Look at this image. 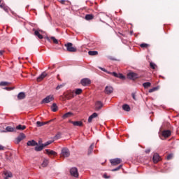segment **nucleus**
I'll use <instances>...</instances> for the list:
<instances>
[{"label":"nucleus","mask_w":179,"mask_h":179,"mask_svg":"<svg viewBox=\"0 0 179 179\" xmlns=\"http://www.w3.org/2000/svg\"><path fill=\"white\" fill-rule=\"evenodd\" d=\"M73 115V113H72V112H68L66 113H65L64 115H63L62 118L63 120H66V118H69V117Z\"/></svg>","instance_id":"obj_24"},{"label":"nucleus","mask_w":179,"mask_h":179,"mask_svg":"<svg viewBox=\"0 0 179 179\" xmlns=\"http://www.w3.org/2000/svg\"><path fill=\"white\" fill-rule=\"evenodd\" d=\"M61 138V134L58 133L57 134L55 135V139H59Z\"/></svg>","instance_id":"obj_47"},{"label":"nucleus","mask_w":179,"mask_h":179,"mask_svg":"<svg viewBox=\"0 0 179 179\" xmlns=\"http://www.w3.org/2000/svg\"><path fill=\"white\" fill-rule=\"evenodd\" d=\"M80 83L83 86H87L92 83V81L89 78H83Z\"/></svg>","instance_id":"obj_6"},{"label":"nucleus","mask_w":179,"mask_h":179,"mask_svg":"<svg viewBox=\"0 0 179 179\" xmlns=\"http://www.w3.org/2000/svg\"><path fill=\"white\" fill-rule=\"evenodd\" d=\"M43 149H44V145L43 144H41L40 145H37L35 147L34 150L36 152H41V150H43Z\"/></svg>","instance_id":"obj_19"},{"label":"nucleus","mask_w":179,"mask_h":179,"mask_svg":"<svg viewBox=\"0 0 179 179\" xmlns=\"http://www.w3.org/2000/svg\"><path fill=\"white\" fill-rule=\"evenodd\" d=\"M50 108L53 111V113H57V111H58V106H57V103H52Z\"/></svg>","instance_id":"obj_22"},{"label":"nucleus","mask_w":179,"mask_h":179,"mask_svg":"<svg viewBox=\"0 0 179 179\" xmlns=\"http://www.w3.org/2000/svg\"><path fill=\"white\" fill-rule=\"evenodd\" d=\"M0 150H3V146H2L1 145H0Z\"/></svg>","instance_id":"obj_54"},{"label":"nucleus","mask_w":179,"mask_h":179,"mask_svg":"<svg viewBox=\"0 0 179 179\" xmlns=\"http://www.w3.org/2000/svg\"><path fill=\"white\" fill-rule=\"evenodd\" d=\"M97 113H92L89 117H88V122L90 123L92 121H93V118H97L98 117Z\"/></svg>","instance_id":"obj_15"},{"label":"nucleus","mask_w":179,"mask_h":179,"mask_svg":"<svg viewBox=\"0 0 179 179\" xmlns=\"http://www.w3.org/2000/svg\"><path fill=\"white\" fill-rule=\"evenodd\" d=\"M8 85H10V83L6 81L0 82V86H8Z\"/></svg>","instance_id":"obj_33"},{"label":"nucleus","mask_w":179,"mask_h":179,"mask_svg":"<svg viewBox=\"0 0 179 179\" xmlns=\"http://www.w3.org/2000/svg\"><path fill=\"white\" fill-rule=\"evenodd\" d=\"M122 160L120 158H115V159H112L110 160V162L113 165V166H117V164H120L121 163Z\"/></svg>","instance_id":"obj_8"},{"label":"nucleus","mask_w":179,"mask_h":179,"mask_svg":"<svg viewBox=\"0 0 179 179\" xmlns=\"http://www.w3.org/2000/svg\"><path fill=\"white\" fill-rule=\"evenodd\" d=\"M75 97V92L73 91L68 92L66 94V98L68 100H71V99H73Z\"/></svg>","instance_id":"obj_9"},{"label":"nucleus","mask_w":179,"mask_h":179,"mask_svg":"<svg viewBox=\"0 0 179 179\" xmlns=\"http://www.w3.org/2000/svg\"><path fill=\"white\" fill-rule=\"evenodd\" d=\"M83 90L82 89L80 88H78L77 90H76V92H75V94H80L82 93Z\"/></svg>","instance_id":"obj_39"},{"label":"nucleus","mask_w":179,"mask_h":179,"mask_svg":"<svg viewBox=\"0 0 179 179\" xmlns=\"http://www.w3.org/2000/svg\"><path fill=\"white\" fill-rule=\"evenodd\" d=\"M134 32L133 31H131V34H132Z\"/></svg>","instance_id":"obj_60"},{"label":"nucleus","mask_w":179,"mask_h":179,"mask_svg":"<svg viewBox=\"0 0 179 179\" xmlns=\"http://www.w3.org/2000/svg\"><path fill=\"white\" fill-rule=\"evenodd\" d=\"M62 87H64L63 85H57L56 87V90H59V89H62Z\"/></svg>","instance_id":"obj_48"},{"label":"nucleus","mask_w":179,"mask_h":179,"mask_svg":"<svg viewBox=\"0 0 179 179\" xmlns=\"http://www.w3.org/2000/svg\"><path fill=\"white\" fill-rule=\"evenodd\" d=\"M2 54H3V50H0V55H2Z\"/></svg>","instance_id":"obj_57"},{"label":"nucleus","mask_w":179,"mask_h":179,"mask_svg":"<svg viewBox=\"0 0 179 179\" xmlns=\"http://www.w3.org/2000/svg\"><path fill=\"white\" fill-rule=\"evenodd\" d=\"M46 39L48 40V41H50V38L48 37H47Z\"/></svg>","instance_id":"obj_58"},{"label":"nucleus","mask_w":179,"mask_h":179,"mask_svg":"<svg viewBox=\"0 0 179 179\" xmlns=\"http://www.w3.org/2000/svg\"><path fill=\"white\" fill-rule=\"evenodd\" d=\"M159 89L157 87H154L152 89L149 90V93H153V92H156Z\"/></svg>","instance_id":"obj_36"},{"label":"nucleus","mask_w":179,"mask_h":179,"mask_svg":"<svg viewBox=\"0 0 179 179\" xmlns=\"http://www.w3.org/2000/svg\"><path fill=\"white\" fill-rule=\"evenodd\" d=\"M117 78L119 79H122V80H124V79H125V76L121 73L117 74Z\"/></svg>","instance_id":"obj_38"},{"label":"nucleus","mask_w":179,"mask_h":179,"mask_svg":"<svg viewBox=\"0 0 179 179\" xmlns=\"http://www.w3.org/2000/svg\"><path fill=\"white\" fill-rule=\"evenodd\" d=\"M121 167H122V165H120L117 168L112 169V171H118V170H120V169H121Z\"/></svg>","instance_id":"obj_42"},{"label":"nucleus","mask_w":179,"mask_h":179,"mask_svg":"<svg viewBox=\"0 0 179 179\" xmlns=\"http://www.w3.org/2000/svg\"><path fill=\"white\" fill-rule=\"evenodd\" d=\"M4 7H5V6L0 4V8H1V9H3Z\"/></svg>","instance_id":"obj_55"},{"label":"nucleus","mask_w":179,"mask_h":179,"mask_svg":"<svg viewBox=\"0 0 179 179\" xmlns=\"http://www.w3.org/2000/svg\"><path fill=\"white\" fill-rule=\"evenodd\" d=\"M64 46L66 48V51L69 52H76V48L73 47V44H72V43H67Z\"/></svg>","instance_id":"obj_1"},{"label":"nucleus","mask_w":179,"mask_h":179,"mask_svg":"<svg viewBox=\"0 0 179 179\" xmlns=\"http://www.w3.org/2000/svg\"><path fill=\"white\" fill-rule=\"evenodd\" d=\"M11 13H12V15H13L14 16H16V13H15V12H13V11L11 10Z\"/></svg>","instance_id":"obj_56"},{"label":"nucleus","mask_w":179,"mask_h":179,"mask_svg":"<svg viewBox=\"0 0 179 179\" xmlns=\"http://www.w3.org/2000/svg\"><path fill=\"white\" fill-rule=\"evenodd\" d=\"M45 76H47V73L43 72V73L36 78L37 82H41V80H43V79H44V78H45Z\"/></svg>","instance_id":"obj_14"},{"label":"nucleus","mask_w":179,"mask_h":179,"mask_svg":"<svg viewBox=\"0 0 179 179\" xmlns=\"http://www.w3.org/2000/svg\"><path fill=\"white\" fill-rule=\"evenodd\" d=\"M26 97L24 92H20L17 95L18 100H23Z\"/></svg>","instance_id":"obj_23"},{"label":"nucleus","mask_w":179,"mask_h":179,"mask_svg":"<svg viewBox=\"0 0 179 179\" xmlns=\"http://www.w3.org/2000/svg\"><path fill=\"white\" fill-rule=\"evenodd\" d=\"M171 135V131L170 130H164L162 132V136H164V138H169Z\"/></svg>","instance_id":"obj_18"},{"label":"nucleus","mask_w":179,"mask_h":179,"mask_svg":"<svg viewBox=\"0 0 179 179\" xmlns=\"http://www.w3.org/2000/svg\"><path fill=\"white\" fill-rule=\"evenodd\" d=\"M16 129H19L20 131H23V130L26 129V126L22 125V124H19L18 126L16 127Z\"/></svg>","instance_id":"obj_28"},{"label":"nucleus","mask_w":179,"mask_h":179,"mask_svg":"<svg viewBox=\"0 0 179 179\" xmlns=\"http://www.w3.org/2000/svg\"><path fill=\"white\" fill-rule=\"evenodd\" d=\"M103 178L108 179L110 176H107V174H103Z\"/></svg>","instance_id":"obj_51"},{"label":"nucleus","mask_w":179,"mask_h":179,"mask_svg":"<svg viewBox=\"0 0 179 179\" xmlns=\"http://www.w3.org/2000/svg\"><path fill=\"white\" fill-rule=\"evenodd\" d=\"M114 92V88H113L111 86H106L105 87V93L106 94H111Z\"/></svg>","instance_id":"obj_10"},{"label":"nucleus","mask_w":179,"mask_h":179,"mask_svg":"<svg viewBox=\"0 0 179 179\" xmlns=\"http://www.w3.org/2000/svg\"><path fill=\"white\" fill-rule=\"evenodd\" d=\"M88 54H89V55L94 56V55H97V54H99V52L90 50L88 52Z\"/></svg>","instance_id":"obj_32"},{"label":"nucleus","mask_w":179,"mask_h":179,"mask_svg":"<svg viewBox=\"0 0 179 179\" xmlns=\"http://www.w3.org/2000/svg\"><path fill=\"white\" fill-rule=\"evenodd\" d=\"M3 9L6 12V13H9V8L8 6H4Z\"/></svg>","instance_id":"obj_44"},{"label":"nucleus","mask_w":179,"mask_h":179,"mask_svg":"<svg viewBox=\"0 0 179 179\" xmlns=\"http://www.w3.org/2000/svg\"><path fill=\"white\" fill-rule=\"evenodd\" d=\"M45 153L47 155H52V156H55V155H57V152L54 150H50L49 149H46L45 150Z\"/></svg>","instance_id":"obj_25"},{"label":"nucleus","mask_w":179,"mask_h":179,"mask_svg":"<svg viewBox=\"0 0 179 179\" xmlns=\"http://www.w3.org/2000/svg\"><path fill=\"white\" fill-rule=\"evenodd\" d=\"M94 16L92 14H87L85 15V20H92L93 19Z\"/></svg>","instance_id":"obj_29"},{"label":"nucleus","mask_w":179,"mask_h":179,"mask_svg":"<svg viewBox=\"0 0 179 179\" xmlns=\"http://www.w3.org/2000/svg\"><path fill=\"white\" fill-rule=\"evenodd\" d=\"M3 132H15V128L8 126L6 127V130L3 131Z\"/></svg>","instance_id":"obj_21"},{"label":"nucleus","mask_w":179,"mask_h":179,"mask_svg":"<svg viewBox=\"0 0 179 179\" xmlns=\"http://www.w3.org/2000/svg\"><path fill=\"white\" fill-rule=\"evenodd\" d=\"M99 68V69H101V71H103V72H106V73H111V72H110V71H107L106 69H104V68H103V67H98Z\"/></svg>","instance_id":"obj_37"},{"label":"nucleus","mask_w":179,"mask_h":179,"mask_svg":"<svg viewBox=\"0 0 179 179\" xmlns=\"http://www.w3.org/2000/svg\"><path fill=\"white\" fill-rule=\"evenodd\" d=\"M34 34L35 36H36L38 38H40V40L43 39V35L40 34V32H38V31L36 30L34 31Z\"/></svg>","instance_id":"obj_30"},{"label":"nucleus","mask_w":179,"mask_h":179,"mask_svg":"<svg viewBox=\"0 0 179 179\" xmlns=\"http://www.w3.org/2000/svg\"><path fill=\"white\" fill-rule=\"evenodd\" d=\"M167 160H171V159H173V154H169L167 157H166Z\"/></svg>","instance_id":"obj_46"},{"label":"nucleus","mask_w":179,"mask_h":179,"mask_svg":"<svg viewBox=\"0 0 179 179\" xmlns=\"http://www.w3.org/2000/svg\"><path fill=\"white\" fill-rule=\"evenodd\" d=\"M150 68H152V69H155L156 68V64L153 62H150Z\"/></svg>","instance_id":"obj_41"},{"label":"nucleus","mask_w":179,"mask_h":179,"mask_svg":"<svg viewBox=\"0 0 179 179\" xmlns=\"http://www.w3.org/2000/svg\"><path fill=\"white\" fill-rule=\"evenodd\" d=\"M48 166V159H44L42 163V167H47Z\"/></svg>","instance_id":"obj_34"},{"label":"nucleus","mask_w":179,"mask_h":179,"mask_svg":"<svg viewBox=\"0 0 179 179\" xmlns=\"http://www.w3.org/2000/svg\"><path fill=\"white\" fill-rule=\"evenodd\" d=\"M24 138H26V135H24V134H23V133H21V134L16 138L17 143H20V142H22V141H23V139H24Z\"/></svg>","instance_id":"obj_11"},{"label":"nucleus","mask_w":179,"mask_h":179,"mask_svg":"<svg viewBox=\"0 0 179 179\" xmlns=\"http://www.w3.org/2000/svg\"><path fill=\"white\" fill-rule=\"evenodd\" d=\"M0 2H1V0H0Z\"/></svg>","instance_id":"obj_61"},{"label":"nucleus","mask_w":179,"mask_h":179,"mask_svg":"<svg viewBox=\"0 0 179 179\" xmlns=\"http://www.w3.org/2000/svg\"><path fill=\"white\" fill-rule=\"evenodd\" d=\"M52 142H53L52 141H48L46 143H43V145L44 148H45V146H48V145H51V143H52Z\"/></svg>","instance_id":"obj_40"},{"label":"nucleus","mask_w":179,"mask_h":179,"mask_svg":"<svg viewBox=\"0 0 179 179\" xmlns=\"http://www.w3.org/2000/svg\"><path fill=\"white\" fill-rule=\"evenodd\" d=\"M122 109L124 110V111H131V107H129V105L128 104H124L122 106Z\"/></svg>","instance_id":"obj_26"},{"label":"nucleus","mask_w":179,"mask_h":179,"mask_svg":"<svg viewBox=\"0 0 179 179\" xmlns=\"http://www.w3.org/2000/svg\"><path fill=\"white\" fill-rule=\"evenodd\" d=\"M109 75H113V76H115V78L118 77V73H117L116 72H110V73H109Z\"/></svg>","instance_id":"obj_43"},{"label":"nucleus","mask_w":179,"mask_h":179,"mask_svg":"<svg viewBox=\"0 0 179 179\" xmlns=\"http://www.w3.org/2000/svg\"><path fill=\"white\" fill-rule=\"evenodd\" d=\"M93 148H94V143L91 144L88 149V155H92L93 152Z\"/></svg>","instance_id":"obj_27"},{"label":"nucleus","mask_w":179,"mask_h":179,"mask_svg":"<svg viewBox=\"0 0 179 179\" xmlns=\"http://www.w3.org/2000/svg\"><path fill=\"white\" fill-rule=\"evenodd\" d=\"M27 146H37L38 145V143L36 142L34 140L28 141L27 143Z\"/></svg>","instance_id":"obj_17"},{"label":"nucleus","mask_w":179,"mask_h":179,"mask_svg":"<svg viewBox=\"0 0 179 179\" xmlns=\"http://www.w3.org/2000/svg\"><path fill=\"white\" fill-rule=\"evenodd\" d=\"M38 145H41V141H38Z\"/></svg>","instance_id":"obj_59"},{"label":"nucleus","mask_w":179,"mask_h":179,"mask_svg":"<svg viewBox=\"0 0 179 179\" xmlns=\"http://www.w3.org/2000/svg\"><path fill=\"white\" fill-rule=\"evenodd\" d=\"M3 174H4V179H9L13 177V176L12 175V172L5 171Z\"/></svg>","instance_id":"obj_16"},{"label":"nucleus","mask_w":179,"mask_h":179,"mask_svg":"<svg viewBox=\"0 0 179 179\" xmlns=\"http://www.w3.org/2000/svg\"><path fill=\"white\" fill-rule=\"evenodd\" d=\"M70 174L73 176V177L78 178L79 177V173H78V168L73 167L70 169Z\"/></svg>","instance_id":"obj_4"},{"label":"nucleus","mask_w":179,"mask_h":179,"mask_svg":"<svg viewBox=\"0 0 179 179\" xmlns=\"http://www.w3.org/2000/svg\"><path fill=\"white\" fill-rule=\"evenodd\" d=\"M5 90H8V91H10V90H13V87H6L3 88Z\"/></svg>","instance_id":"obj_49"},{"label":"nucleus","mask_w":179,"mask_h":179,"mask_svg":"<svg viewBox=\"0 0 179 179\" xmlns=\"http://www.w3.org/2000/svg\"><path fill=\"white\" fill-rule=\"evenodd\" d=\"M103 102L98 101L95 103V109L96 111H99L103 108Z\"/></svg>","instance_id":"obj_7"},{"label":"nucleus","mask_w":179,"mask_h":179,"mask_svg":"<svg viewBox=\"0 0 179 179\" xmlns=\"http://www.w3.org/2000/svg\"><path fill=\"white\" fill-rule=\"evenodd\" d=\"M151 85H152V83L149 82H146L143 84V87H145V89H148V87H150Z\"/></svg>","instance_id":"obj_31"},{"label":"nucleus","mask_w":179,"mask_h":179,"mask_svg":"<svg viewBox=\"0 0 179 179\" xmlns=\"http://www.w3.org/2000/svg\"><path fill=\"white\" fill-rule=\"evenodd\" d=\"M62 156H63V157H69L71 152H69V149L64 148L63 149H62Z\"/></svg>","instance_id":"obj_3"},{"label":"nucleus","mask_w":179,"mask_h":179,"mask_svg":"<svg viewBox=\"0 0 179 179\" xmlns=\"http://www.w3.org/2000/svg\"><path fill=\"white\" fill-rule=\"evenodd\" d=\"M54 101V96L53 95H48L45 98H44L42 101H41V104H44V103H51V101Z\"/></svg>","instance_id":"obj_2"},{"label":"nucleus","mask_w":179,"mask_h":179,"mask_svg":"<svg viewBox=\"0 0 179 179\" xmlns=\"http://www.w3.org/2000/svg\"><path fill=\"white\" fill-rule=\"evenodd\" d=\"M50 40H52L54 44H59V42L57 41V39L55 38V37H54V36H51V37H50Z\"/></svg>","instance_id":"obj_35"},{"label":"nucleus","mask_w":179,"mask_h":179,"mask_svg":"<svg viewBox=\"0 0 179 179\" xmlns=\"http://www.w3.org/2000/svg\"><path fill=\"white\" fill-rule=\"evenodd\" d=\"M60 2L62 3V5H64L65 3V0H61Z\"/></svg>","instance_id":"obj_53"},{"label":"nucleus","mask_w":179,"mask_h":179,"mask_svg":"<svg viewBox=\"0 0 179 179\" xmlns=\"http://www.w3.org/2000/svg\"><path fill=\"white\" fill-rule=\"evenodd\" d=\"M152 161L154 163H159V162L160 161V156L159 155V154H154L152 157Z\"/></svg>","instance_id":"obj_13"},{"label":"nucleus","mask_w":179,"mask_h":179,"mask_svg":"<svg viewBox=\"0 0 179 179\" xmlns=\"http://www.w3.org/2000/svg\"><path fill=\"white\" fill-rule=\"evenodd\" d=\"M52 120H50L48 122H40L37 121L36 122V127H43V125H47V124H50Z\"/></svg>","instance_id":"obj_12"},{"label":"nucleus","mask_w":179,"mask_h":179,"mask_svg":"<svg viewBox=\"0 0 179 179\" xmlns=\"http://www.w3.org/2000/svg\"><path fill=\"white\" fill-rule=\"evenodd\" d=\"M71 123L73 124L74 127H82V125H83V122L80 121H76V122L71 121Z\"/></svg>","instance_id":"obj_20"},{"label":"nucleus","mask_w":179,"mask_h":179,"mask_svg":"<svg viewBox=\"0 0 179 179\" xmlns=\"http://www.w3.org/2000/svg\"><path fill=\"white\" fill-rule=\"evenodd\" d=\"M131 97L132 99H134V100H136V95L135 94V93L131 94Z\"/></svg>","instance_id":"obj_50"},{"label":"nucleus","mask_w":179,"mask_h":179,"mask_svg":"<svg viewBox=\"0 0 179 179\" xmlns=\"http://www.w3.org/2000/svg\"><path fill=\"white\" fill-rule=\"evenodd\" d=\"M145 153H150V149L145 150Z\"/></svg>","instance_id":"obj_52"},{"label":"nucleus","mask_w":179,"mask_h":179,"mask_svg":"<svg viewBox=\"0 0 179 179\" xmlns=\"http://www.w3.org/2000/svg\"><path fill=\"white\" fill-rule=\"evenodd\" d=\"M140 47H141V48H146V47H148V44H146V43H141L140 45Z\"/></svg>","instance_id":"obj_45"},{"label":"nucleus","mask_w":179,"mask_h":179,"mask_svg":"<svg viewBox=\"0 0 179 179\" xmlns=\"http://www.w3.org/2000/svg\"><path fill=\"white\" fill-rule=\"evenodd\" d=\"M127 78L131 80H136V79H138V74L134 72H130L127 74Z\"/></svg>","instance_id":"obj_5"}]
</instances>
